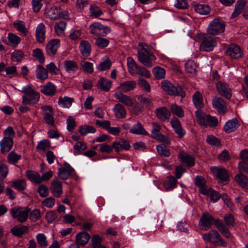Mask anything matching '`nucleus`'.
<instances>
[{
  "instance_id": "1",
  "label": "nucleus",
  "mask_w": 248,
  "mask_h": 248,
  "mask_svg": "<svg viewBox=\"0 0 248 248\" xmlns=\"http://www.w3.org/2000/svg\"><path fill=\"white\" fill-rule=\"evenodd\" d=\"M139 46L144 52L138 51V60L146 67H152L153 65V61L156 60L155 56L151 52L149 46L145 44L140 42Z\"/></svg>"
},
{
  "instance_id": "2",
  "label": "nucleus",
  "mask_w": 248,
  "mask_h": 248,
  "mask_svg": "<svg viewBox=\"0 0 248 248\" xmlns=\"http://www.w3.org/2000/svg\"><path fill=\"white\" fill-rule=\"evenodd\" d=\"M22 92L25 93L22 96V102L24 104H35L39 101V93H36L30 86L23 87Z\"/></svg>"
},
{
  "instance_id": "3",
  "label": "nucleus",
  "mask_w": 248,
  "mask_h": 248,
  "mask_svg": "<svg viewBox=\"0 0 248 248\" xmlns=\"http://www.w3.org/2000/svg\"><path fill=\"white\" fill-rule=\"evenodd\" d=\"M162 88L169 95L180 96L184 98L186 93L182 87L178 86L177 87L168 80H165L161 83Z\"/></svg>"
},
{
  "instance_id": "4",
  "label": "nucleus",
  "mask_w": 248,
  "mask_h": 248,
  "mask_svg": "<svg viewBox=\"0 0 248 248\" xmlns=\"http://www.w3.org/2000/svg\"><path fill=\"white\" fill-rule=\"evenodd\" d=\"M225 22L220 18H217L212 20L208 28V34L216 35L223 32L225 30Z\"/></svg>"
},
{
  "instance_id": "5",
  "label": "nucleus",
  "mask_w": 248,
  "mask_h": 248,
  "mask_svg": "<svg viewBox=\"0 0 248 248\" xmlns=\"http://www.w3.org/2000/svg\"><path fill=\"white\" fill-rule=\"evenodd\" d=\"M209 34L204 33L200 34V38L203 39L200 45V50L202 51H210L213 50L216 45L215 38L208 36Z\"/></svg>"
},
{
  "instance_id": "6",
  "label": "nucleus",
  "mask_w": 248,
  "mask_h": 248,
  "mask_svg": "<svg viewBox=\"0 0 248 248\" xmlns=\"http://www.w3.org/2000/svg\"><path fill=\"white\" fill-rule=\"evenodd\" d=\"M90 32L93 34L100 36H105L111 31L110 28L105 26L98 22H95L89 27Z\"/></svg>"
},
{
  "instance_id": "7",
  "label": "nucleus",
  "mask_w": 248,
  "mask_h": 248,
  "mask_svg": "<svg viewBox=\"0 0 248 248\" xmlns=\"http://www.w3.org/2000/svg\"><path fill=\"white\" fill-rule=\"evenodd\" d=\"M216 220L211 215L205 212L202 214L199 225L201 229L206 231L210 228L213 223L215 224Z\"/></svg>"
},
{
  "instance_id": "8",
  "label": "nucleus",
  "mask_w": 248,
  "mask_h": 248,
  "mask_svg": "<svg viewBox=\"0 0 248 248\" xmlns=\"http://www.w3.org/2000/svg\"><path fill=\"white\" fill-rule=\"evenodd\" d=\"M30 209L27 208L23 210L21 208H12L11 210L12 216L14 218H17L20 223H23L26 221L29 216Z\"/></svg>"
},
{
  "instance_id": "9",
  "label": "nucleus",
  "mask_w": 248,
  "mask_h": 248,
  "mask_svg": "<svg viewBox=\"0 0 248 248\" xmlns=\"http://www.w3.org/2000/svg\"><path fill=\"white\" fill-rule=\"evenodd\" d=\"M74 171V169L67 163L63 164V167L58 169V174L59 178L62 180H67L72 176Z\"/></svg>"
},
{
  "instance_id": "10",
  "label": "nucleus",
  "mask_w": 248,
  "mask_h": 248,
  "mask_svg": "<svg viewBox=\"0 0 248 248\" xmlns=\"http://www.w3.org/2000/svg\"><path fill=\"white\" fill-rule=\"evenodd\" d=\"M196 116L199 120V123L201 124L208 125L211 127H216L218 124V120L215 117H212L208 115L203 118L198 111L196 112Z\"/></svg>"
},
{
  "instance_id": "11",
  "label": "nucleus",
  "mask_w": 248,
  "mask_h": 248,
  "mask_svg": "<svg viewBox=\"0 0 248 248\" xmlns=\"http://www.w3.org/2000/svg\"><path fill=\"white\" fill-rule=\"evenodd\" d=\"M44 120L49 125L53 126L55 123L53 116V112L52 108L50 106H45L42 107Z\"/></svg>"
},
{
  "instance_id": "12",
  "label": "nucleus",
  "mask_w": 248,
  "mask_h": 248,
  "mask_svg": "<svg viewBox=\"0 0 248 248\" xmlns=\"http://www.w3.org/2000/svg\"><path fill=\"white\" fill-rule=\"evenodd\" d=\"M60 46V40L58 39L51 40L46 46V52L48 55L54 56Z\"/></svg>"
},
{
  "instance_id": "13",
  "label": "nucleus",
  "mask_w": 248,
  "mask_h": 248,
  "mask_svg": "<svg viewBox=\"0 0 248 248\" xmlns=\"http://www.w3.org/2000/svg\"><path fill=\"white\" fill-rule=\"evenodd\" d=\"M211 170L212 173L222 182L229 181V176L228 171L224 168L216 167L212 168Z\"/></svg>"
},
{
  "instance_id": "14",
  "label": "nucleus",
  "mask_w": 248,
  "mask_h": 248,
  "mask_svg": "<svg viewBox=\"0 0 248 248\" xmlns=\"http://www.w3.org/2000/svg\"><path fill=\"white\" fill-rule=\"evenodd\" d=\"M213 107L219 113L224 114L227 112V107L224 100L221 97H215L212 101Z\"/></svg>"
},
{
  "instance_id": "15",
  "label": "nucleus",
  "mask_w": 248,
  "mask_h": 248,
  "mask_svg": "<svg viewBox=\"0 0 248 248\" xmlns=\"http://www.w3.org/2000/svg\"><path fill=\"white\" fill-rule=\"evenodd\" d=\"M50 190L53 195L55 197H60L62 194V184L57 178L51 182Z\"/></svg>"
},
{
  "instance_id": "16",
  "label": "nucleus",
  "mask_w": 248,
  "mask_h": 248,
  "mask_svg": "<svg viewBox=\"0 0 248 248\" xmlns=\"http://www.w3.org/2000/svg\"><path fill=\"white\" fill-rule=\"evenodd\" d=\"M226 54L229 56L232 59H237L242 57V52L239 46L231 45L227 49Z\"/></svg>"
},
{
  "instance_id": "17",
  "label": "nucleus",
  "mask_w": 248,
  "mask_h": 248,
  "mask_svg": "<svg viewBox=\"0 0 248 248\" xmlns=\"http://www.w3.org/2000/svg\"><path fill=\"white\" fill-rule=\"evenodd\" d=\"M155 114L157 118L161 121H168L170 116V112L165 107L156 108Z\"/></svg>"
},
{
  "instance_id": "18",
  "label": "nucleus",
  "mask_w": 248,
  "mask_h": 248,
  "mask_svg": "<svg viewBox=\"0 0 248 248\" xmlns=\"http://www.w3.org/2000/svg\"><path fill=\"white\" fill-rule=\"evenodd\" d=\"M216 87L221 95L228 99L231 97V90L227 84L219 81L216 83Z\"/></svg>"
},
{
  "instance_id": "19",
  "label": "nucleus",
  "mask_w": 248,
  "mask_h": 248,
  "mask_svg": "<svg viewBox=\"0 0 248 248\" xmlns=\"http://www.w3.org/2000/svg\"><path fill=\"white\" fill-rule=\"evenodd\" d=\"M115 98L121 103L128 107H132L134 105L133 101L130 96L126 95L122 92H117L114 94Z\"/></svg>"
},
{
  "instance_id": "20",
  "label": "nucleus",
  "mask_w": 248,
  "mask_h": 248,
  "mask_svg": "<svg viewBox=\"0 0 248 248\" xmlns=\"http://www.w3.org/2000/svg\"><path fill=\"white\" fill-rule=\"evenodd\" d=\"M195 184L199 188L200 192L204 195H207L208 189L205 179L201 176H197L195 178Z\"/></svg>"
},
{
  "instance_id": "21",
  "label": "nucleus",
  "mask_w": 248,
  "mask_h": 248,
  "mask_svg": "<svg viewBox=\"0 0 248 248\" xmlns=\"http://www.w3.org/2000/svg\"><path fill=\"white\" fill-rule=\"evenodd\" d=\"M170 123L179 138L183 137L185 132L182 127L180 121L177 118L174 117L171 119Z\"/></svg>"
},
{
  "instance_id": "22",
  "label": "nucleus",
  "mask_w": 248,
  "mask_h": 248,
  "mask_svg": "<svg viewBox=\"0 0 248 248\" xmlns=\"http://www.w3.org/2000/svg\"><path fill=\"white\" fill-rule=\"evenodd\" d=\"M215 225L217 230L227 238H229L231 236V234L228 228L223 223L222 221L219 219H217L215 222Z\"/></svg>"
},
{
  "instance_id": "23",
  "label": "nucleus",
  "mask_w": 248,
  "mask_h": 248,
  "mask_svg": "<svg viewBox=\"0 0 248 248\" xmlns=\"http://www.w3.org/2000/svg\"><path fill=\"white\" fill-rule=\"evenodd\" d=\"M234 179L235 182L239 184L246 191H248V178L243 173L239 172L237 174Z\"/></svg>"
},
{
  "instance_id": "24",
  "label": "nucleus",
  "mask_w": 248,
  "mask_h": 248,
  "mask_svg": "<svg viewBox=\"0 0 248 248\" xmlns=\"http://www.w3.org/2000/svg\"><path fill=\"white\" fill-rule=\"evenodd\" d=\"M13 140L11 138H3L0 142V150L2 154L8 152L12 148Z\"/></svg>"
},
{
  "instance_id": "25",
  "label": "nucleus",
  "mask_w": 248,
  "mask_h": 248,
  "mask_svg": "<svg viewBox=\"0 0 248 248\" xmlns=\"http://www.w3.org/2000/svg\"><path fill=\"white\" fill-rule=\"evenodd\" d=\"M63 66L65 70L68 73H74L78 69L77 62L72 60H65L63 62Z\"/></svg>"
},
{
  "instance_id": "26",
  "label": "nucleus",
  "mask_w": 248,
  "mask_h": 248,
  "mask_svg": "<svg viewBox=\"0 0 248 248\" xmlns=\"http://www.w3.org/2000/svg\"><path fill=\"white\" fill-rule=\"evenodd\" d=\"M179 156L182 161L188 167H191L194 166L195 158L193 155L184 152H181L179 154Z\"/></svg>"
},
{
  "instance_id": "27",
  "label": "nucleus",
  "mask_w": 248,
  "mask_h": 248,
  "mask_svg": "<svg viewBox=\"0 0 248 248\" xmlns=\"http://www.w3.org/2000/svg\"><path fill=\"white\" fill-rule=\"evenodd\" d=\"M26 177L33 183L40 184L41 183V175L36 171L28 170L25 172Z\"/></svg>"
},
{
  "instance_id": "28",
  "label": "nucleus",
  "mask_w": 248,
  "mask_h": 248,
  "mask_svg": "<svg viewBox=\"0 0 248 248\" xmlns=\"http://www.w3.org/2000/svg\"><path fill=\"white\" fill-rule=\"evenodd\" d=\"M45 13L47 17L56 20L60 18L61 9L59 7L54 6L48 9H46Z\"/></svg>"
},
{
  "instance_id": "29",
  "label": "nucleus",
  "mask_w": 248,
  "mask_h": 248,
  "mask_svg": "<svg viewBox=\"0 0 248 248\" xmlns=\"http://www.w3.org/2000/svg\"><path fill=\"white\" fill-rule=\"evenodd\" d=\"M136 82L134 80H128L120 83L118 89L124 93L133 90L136 86Z\"/></svg>"
},
{
  "instance_id": "30",
  "label": "nucleus",
  "mask_w": 248,
  "mask_h": 248,
  "mask_svg": "<svg viewBox=\"0 0 248 248\" xmlns=\"http://www.w3.org/2000/svg\"><path fill=\"white\" fill-rule=\"evenodd\" d=\"M79 48L81 54L84 57H87L90 55L91 45L88 41L82 40L80 42Z\"/></svg>"
},
{
  "instance_id": "31",
  "label": "nucleus",
  "mask_w": 248,
  "mask_h": 248,
  "mask_svg": "<svg viewBox=\"0 0 248 248\" xmlns=\"http://www.w3.org/2000/svg\"><path fill=\"white\" fill-rule=\"evenodd\" d=\"M46 28L43 23H40L36 29V38L39 43H43L45 39Z\"/></svg>"
},
{
  "instance_id": "32",
  "label": "nucleus",
  "mask_w": 248,
  "mask_h": 248,
  "mask_svg": "<svg viewBox=\"0 0 248 248\" xmlns=\"http://www.w3.org/2000/svg\"><path fill=\"white\" fill-rule=\"evenodd\" d=\"M115 116L118 119H123L126 117V111L125 107L121 104L118 103L113 108Z\"/></svg>"
},
{
  "instance_id": "33",
  "label": "nucleus",
  "mask_w": 248,
  "mask_h": 248,
  "mask_svg": "<svg viewBox=\"0 0 248 248\" xmlns=\"http://www.w3.org/2000/svg\"><path fill=\"white\" fill-rule=\"evenodd\" d=\"M246 0H239L235 4L234 10L231 16V18H233L238 16L244 9L246 6Z\"/></svg>"
},
{
  "instance_id": "34",
  "label": "nucleus",
  "mask_w": 248,
  "mask_h": 248,
  "mask_svg": "<svg viewBox=\"0 0 248 248\" xmlns=\"http://www.w3.org/2000/svg\"><path fill=\"white\" fill-rule=\"evenodd\" d=\"M56 87L50 82L47 83L41 89L42 93L47 96H53L56 93Z\"/></svg>"
},
{
  "instance_id": "35",
  "label": "nucleus",
  "mask_w": 248,
  "mask_h": 248,
  "mask_svg": "<svg viewBox=\"0 0 248 248\" xmlns=\"http://www.w3.org/2000/svg\"><path fill=\"white\" fill-rule=\"evenodd\" d=\"M90 238V234L85 232L78 233L76 237V242L81 246L85 245L89 242Z\"/></svg>"
},
{
  "instance_id": "36",
  "label": "nucleus",
  "mask_w": 248,
  "mask_h": 248,
  "mask_svg": "<svg viewBox=\"0 0 248 248\" xmlns=\"http://www.w3.org/2000/svg\"><path fill=\"white\" fill-rule=\"evenodd\" d=\"M238 127V120L233 119L228 121L224 126V130L229 133L235 131Z\"/></svg>"
},
{
  "instance_id": "37",
  "label": "nucleus",
  "mask_w": 248,
  "mask_h": 248,
  "mask_svg": "<svg viewBox=\"0 0 248 248\" xmlns=\"http://www.w3.org/2000/svg\"><path fill=\"white\" fill-rule=\"evenodd\" d=\"M192 100L195 107L197 109H200L203 108V98L202 94L199 92H196L192 96Z\"/></svg>"
},
{
  "instance_id": "38",
  "label": "nucleus",
  "mask_w": 248,
  "mask_h": 248,
  "mask_svg": "<svg viewBox=\"0 0 248 248\" xmlns=\"http://www.w3.org/2000/svg\"><path fill=\"white\" fill-rule=\"evenodd\" d=\"M131 133L142 135H148V132L144 128L141 124L140 122H138L137 124H134L133 127L129 130Z\"/></svg>"
},
{
  "instance_id": "39",
  "label": "nucleus",
  "mask_w": 248,
  "mask_h": 248,
  "mask_svg": "<svg viewBox=\"0 0 248 248\" xmlns=\"http://www.w3.org/2000/svg\"><path fill=\"white\" fill-rule=\"evenodd\" d=\"M112 82L110 80L102 78L98 81L97 86L99 89L104 91H108L111 87Z\"/></svg>"
},
{
  "instance_id": "40",
  "label": "nucleus",
  "mask_w": 248,
  "mask_h": 248,
  "mask_svg": "<svg viewBox=\"0 0 248 248\" xmlns=\"http://www.w3.org/2000/svg\"><path fill=\"white\" fill-rule=\"evenodd\" d=\"M29 228L26 226H15L11 229L12 234L18 237H21L25 233L28 232Z\"/></svg>"
},
{
  "instance_id": "41",
  "label": "nucleus",
  "mask_w": 248,
  "mask_h": 248,
  "mask_svg": "<svg viewBox=\"0 0 248 248\" xmlns=\"http://www.w3.org/2000/svg\"><path fill=\"white\" fill-rule=\"evenodd\" d=\"M194 10L201 15H207L210 12V8L209 5L206 4H195L194 6Z\"/></svg>"
},
{
  "instance_id": "42",
  "label": "nucleus",
  "mask_w": 248,
  "mask_h": 248,
  "mask_svg": "<svg viewBox=\"0 0 248 248\" xmlns=\"http://www.w3.org/2000/svg\"><path fill=\"white\" fill-rule=\"evenodd\" d=\"M37 78L41 80H44L48 78L47 71L41 65H38L36 70Z\"/></svg>"
},
{
  "instance_id": "43",
  "label": "nucleus",
  "mask_w": 248,
  "mask_h": 248,
  "mask_svg": "<svg viewBox=\"0 0 248 248\" xmlns=\"http://www.w3.org/2000/svg\"><path fill=\"white\" fill-rule=\"evenodd\" d=\"M127 65L130 74L132 75H136V72L139 66L132 57H129L127 58Z\"/></svg>"
},
{
  "instance_id": "44",
  "label": "nucleus",
  "mask_w": 248,
  "mask_h": 248,
  "mask_svg": "<svg viewBox=\"0 0 248 248\" xmlns=\"http://www.w3.org/2000/svg\"><path fill=\"white\" fill-rule=\"evenodd\" d=\"M50 146V142L47 140H43L38 142L36 149L40 153L43 154Z\"/></svg>"
},
{
  "instance_id": "45",
  "label": "nucleus",
  "mask_w": 248,
  "mask_h": 248,
  "mask_svg": "<svg viewBox=\"0 0 248 248\" xmlns=\"http://www.w3.org/2000/svg\"><path fill=\"white\" fill-rule=\"evenodd\" d=\"M217 234H219L217 231L212 230L208 233L203 234L202 237L205 242H208L211 241L212 240H213L212 241L217 240L218 237Z\"/></svg>"
},
{
  "instance_id": "46",
  "label": "nucleus",
  "mask_w": 248,
  "mask_h": 248,
  "mask_svg": "<svg viewBox=\"0 0 248 248\" xmlns=\"http://www.w3.org/2000/svg\"><path fill=\"white\" fill-rule=\"evenodd\" d=\"M12 186L19 191L24 190L26 188V183L24 179H19L12 181Z\"/></svg>"
},
{
  "instance_id": "47",
  "label": "nucleus",
  "mask_w": 248,
  "mask_h": 248,
  "mask_svg": "<svg viewBox=\"0 0 248 248\" xmlns=\"http://www.w3.org/2000/svg\"><path fill=\"white\" fill-rule=\"evenodd\" d=\"M74 102V99L68 96H64L63 97H60L59 98L58 103L63 108H69L72 103Z\"/></svg>"
},
{
  "instance_id": "48",
  "label": "nucleus",
  "mask_w": 248,
  "mask_h": 248,
  "mask_svg": "<svg viewBox=\"0 0 248 248\" xmlns=\"http://www.w3.org/2000/svg\"><path fill=\"white\" fill-rule=\"evenodd\" d=\"M138 101L145 106V108L148 109H151L154 108L152 101L148 97H144L142 95L139 96L138 98Z\"/></svg>"
},
{
  "instance_id": "49",
  "label": "nucleus",
  "mask_w": 248,
  "mask_h": 248,
  "mask_svg": "<svg viewBox=\"0 0 248 248\" xmlns=\"http://www.w3.org/2000/svg\"><path fill=\"white\" fill-rule=\"evenodd\" d=\"M15 28L21 34L26 35L28 31L26 28L25 23L20 20H16L13 23Z\"/></svg>"
},
{
  "instance_id": "50",
  "label": "nucleus",
  "mask_w": 248,
  "mask_h": 248,
  "mask_svg": "<svg viewBox=\"0 0 248 248\" xmlns=\"http://www.w3.org/2000/svg\"><path fill=\"white\" fill-rule=\"evenodd\" d=\"M152 125V137L156 140L162 137V134L160 132L161 128L160 125L156 123H153Z\"/></svg>"
},
{
  "instance_id": "51",
  "label": "nucleus",
  "mask_w": 248,
  "mask_h": 248,
  "mask_svg": "<svg viewBox=\"0 0 248 248\" xmlns=\"http://www.w3.org/2000/svg\"><path fill=\"white\" fill-rule=\"evenodd\" d=\"M66 25V22L63 21L56 23L55 25V31L58 35L62 36L64 35Z\"/></svg>"
},
{
  "instance_id": "52",
  "label": "nucleus",
  "mask_w": 248,
  "mask_h": 248,
  "mask_svg": "<svg viewBox=\"0 0 248 248\" xmlns=\"http://www.w3.org/2000/svg\"><path fill=\"white\" fill-rule=\"evenodd\" d=\"M163 186L167 190L174 188L176 186V180L173 176L169 177L164 182Z\"/></svg>"
},
{
  "instance_id": "53",
  "label": "nucleus",
  "mask_w": 248,
  "mask_h": 248,
  "mask_svg": "<svg viewBox=\"0 0 248 248\" xmlns=\"http://www.w3.org/2000/svg\"><path fill=\"white\" fill-rule=\"evenodd\" d=\"M172 113L178 117L181 118L184 116V112L181 107L176 105L172 104L170 107Z\"/></svg>"
},
{
  "instance_id": "54",
  "label": "nucleus",
  "mask_w": 248,
  "mask_h": 248,
  "mask_svg": "<svg viewBox=\"0 0 248 248\" xmlns=\"http://www.w3.org/2000/svg\"><path fill=\"white\" fill-rule=\"evenodd\" d=\"M186 71L191 74H196V65L193 61H188L185 64Z\"/></svg>"
},
{
  "instance_id": "55",
  "label": "nucleus",
  "mask_w": 248,
  "mask_h": 248,
  "mask_svg": "<svg viewBox=\"0 0 248 248\" xmlns=\"http://www.w3.org/2000/svg\"><path fill=\"white\" fill-rule=\"evenodd\" d=\"M8 39L11 45L13 46H17L21 41L19 36L11 32L8 33Z\"/></svg>"
},
{
  "instance_id": "56",
  "label": "nucleus",
  "mask_w": 248,
  "mask_h": 248,
  "mask_svg": "<svg viewBox=\"0 0 248 248\" xmlns=\"http://www.w3.org/2000/svg\"><path fill=\"white\" fill-rule=\"evenodd\" d=\"M153 73L156 79H161L165 77V71L160 67H155L153 69Z\"/></svg>"
},
{
  "instance_id": "57",
  "label": "nucleus",
  "mask_w": 248,
  "mask_h": 248,
  "mask_svg": "<svg viewBox=\"0 0 248 248\" xmlns=\"http://www.w3.org/2000/svg\"><path fill=\"white\" fill-rule=\"evenodd\" d=\"M156 149L158 154L162 156L169 157L170 155V151L164 144H162L159 145H157L156 146Z\"/></svg>"
},
{
  "instance_id": "58",
  "label": "nucleus",
  "mask_w": 248,
  "mask_h": 248,
  "mask_svg": "<svg viewBox=\"0 0 248 248\" xmlns=\"http://www.w3.org/2000/svg\"><path fill=\"white\" fill-rule=\"evenodd\" d=\"M33 55L40 63H43L45 62V59L43 51L40 49L36 48L34 49Z\"/></svg>"
},
{
  "instance_id": "59",
  "label": "nucleus",
  "mask_w": 248,
  "mask_h": 248,
  "mask_svg": "<svg viewBox=\"0 0 248 248\" xmlns=\"http://www.w3.org/2000/svg\"><path fill=\"white\" fill-rule=\"evenodd\" d=\"M41 217V211L38 209L32 210L30 214L29 218L32 222H36Z\"/></svg>"
},
{
  "instance_id": "60",
  "label": "nucleus",
  "mask_w": 248,
  "mask_h": 248,
  "mask_svg": "<svg viewBox=\"0 0 248 248\" xmlns=\"http://www.w3.org/2000/svg\"><path fill=\"white\" fill-rule=\"evenodd\" d=\"M109 43L108 39L98 37L95 40V44L100 48H103L107 47Z\"/></svg>"
},
{
  "instance_id": "61",
  "label": "nucleus",
  "mask_w": 248,
  "mask_h": 248,
  "mask_svg": "<svg viewBox=\"0 0 248 248\" xmlns=\"http://www.w3.org/2000/svg\"><path fill=\"white\" fill-rule=\"evenodd\" d=\"M37 243L40 247H46L47 246L46 236L43 233H39L36 236Z\"/></svg>"
},
{
  "instance_id": "62",
  "label": "nucleus",
  "mask_w": 248,
  "mask_h": 248,
  "mask_svg": "<svg viewBox=\"0 0 248 248\" xmlns=\"http://www.w3.org/2000/svg\"><path fill=\"white\" fill-rule=\"evenodd\" d=\"M224 220L226 224L229 227H233L235 224V219L234 217L230 214H228L225 215Z\"/></svg>"
},
{
  "instance_id": "63",
  "label": "nucleus",
  "mask_w": 248,
  "mask_h": 248,
  "mask_svg": "<svg viewBox=\"0 0 248 248\" xmlns=\"http://www.w3.org/2000/svg\"><path fill=\"white\" fill-rule=\"evenodd\" d=\"M20 155L16 154L14 152H10L7 156L8 162L11 164H14L17 162L20 159Z\"/></svg>"
},
{
  "instance_id": "64",
  "label": "nucleus",
  "mask_w": 248,
  "mask_h": 248,
  "mask_svg": "<svg viewBox=\"0 0 248 248\" xmlns=\"http://www.w3.org/2000/svg\"><path fill=\"white\" fill-rule=\"evenodd\" d=\"M208 194L210 195L211 201L214 202L217 201L221 197L218 192L214 190L212 188L208 189Z\"/></svg>"
}]
</instances>
